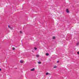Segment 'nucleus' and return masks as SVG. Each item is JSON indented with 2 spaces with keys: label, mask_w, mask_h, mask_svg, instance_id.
I'll list each match as a JSON object with an SVG mask.
<instances>
[{
  "label": "nucleus",
  "mask_w": 79,
  "mask_h": 79,
  "mask_svg": "<svg viewBox=\"0 0 79 79\" xmlns=\"http://www.w3.org/2000/svg\"><path fill=\"white\" fill-rule=\"evenodd\" d=\"M10 29H11V30H13V27H10Z\"/></svg>",
  "instance_id": "0eeeda50"
},
{
  "label": "nucleus",
  "mask_w": 79,
  "mask_h": 79,
  "mask_svg": "<svg viewBox=\"0 0 79 79\" xmlns=\"http://www.w3.org/2000/svg\"><path fill=\"white\" fill-rule=\"evenodd\" d=\"M79 45V44H77V45Z\"/></svg>",
  "instance_id": "a211bd4d"
},
{
  "label": "nucleus",
  "mask_w": 79,
  "mask_h": 79,
  "mask_svg": "<svg viewBox=\"0 0 79 79\" xmlns=\"http://www.w3.org/2000/svg\"><path fill=\"white\" fill-rule=\"evenodd\" d=\"M2 71V69H0V71Z\"/></svg>",
  "instance_id": "f3484780"
},
{
  "label": "nucleus",
  "mask_w": 79,
  "mask_h": 79,
  "mask_svg": "<svg viewBox=\"0 0 79 79\" xmlns=\"http://www.w3.org/2000/svg\"><path fill=\"white\" fill-rule=\"evenodd\" d=\"M57 63H59V61H57Z\"/></svg>",
  "instance_id": "dca6fc26"
},
{
  "label": "nucleus",
  "mask_w": 79,
  "mask_h": 79,
  "mask_svg": "<svg viewBox=\"0 0 79 79\" xmlns=\"http://www.w3.org/2000/svg\"><path fill=\"white\" fill-rule=\"evenodd\" d=\"M10 27H10V25H8V27H9V28H10Z\"/></svg>",
  "instance_id": "ddd939ff"
},
{
  "label": "nucleus",
  "mask_w": 79,
  "mask_h": 79,
  "mask_svg": "<svg viewBox=\"0 0 79 79\" xmlns=\"http://www.w3.org/2000/svg\"><path fill=\"white\" fill-rule=\"evenodd\" d=\"M77 54H78V55H79V52H77Z\"/></svg>",
  "instance_id": "4468645a"
},
{
  "label": "nucleus",
  "mask_w": 79,
  "mask_h": 79,
  "mask_svg": "<svg viewBox=\"0 0 79 79\" xmlns=\"http://www.w3.org/2000/svg\"><path fill=\"white\" fill-rule=\"evenodd\" d=\"M20 62L21 63H23V61L22 60H20Z\"/></svg>",
  "instance_id": "7ed1b4c3"
},
{
  "label": "nucleus",
  "mask_w": 79,
  "mask_h": 79,
  "mask_svg": "<svg viewBox=\"0 0 79 79\" xmlns=\"http://www.w3.org/2000/svg\"><path fill=\"white\" fill-rule=\"evenodd\" d=\"M46 56H48V55H49V54L48 53H47L46 54Z\"/></svg>",
  "instance_id": "20e7f679"
},
{
  "label": "nucleus",
  "mask_w": 79,
  "mask_h": 79,
  "mask_svg": "<svg viewBox=\"0 0 79 79\" xmlns=\"http://www.w3.org/2000/svg\"><path fill=\"white\" fill-rule=\"evenodd\" d=\"M36 57H39V55H36Z\"/></svg>",
  "instance_id": "6e6552de"
},
{
  "label": "nucleus",
  "mask_w": 79,
  "mask_h": 79,
  "mask_svg": "<svg viewBox=\"0 0 79 79\" xmlns=\"http://www.w3.org/2000/svg\"><path fill=\"white\" fill-rule=\"evenodd\" d=\"M34 50H37V48H34Z\"/></svg>",
  "instance_id": "f8f14e48"
},
{
  "label": "nucleus",
  "mask_w": 79,
  "mask_h": 79,
  "mask_svg": "<svg viewBox=\"0 0 79 79\" xmlns=\"http://www.w3.org/2000/svg\"><path fill=\"white\" fill-rule=\"evenodd\" d=\"M66 12H67V13H69V10H68V9H67L66 10Z\"/></svg>",
  "instance_id": "f257e3e1"
},
{
  "label": "nucleus",
  "mask_w": 79,
  "mask_h": 79,
  "mask_svg": "<svg viewBox=\"0 0 79 79\" xmlns=\"http://www.w3.org/2000/svg\"><path fill=\"white\" fill-rule=\"evenodd\" d=\"M48 74H50V73H46V75H48Z\"/></svg>",
  "instance_id": "423d86ee"
},
{
  "label": "nucleus",
  "mask_w": 79,
  "mask_h": 79,
  "mask_svg": "<svg viewBox=\"0 0 79 79\" xmlns=\"http://www.w3.org/2000/svg\"><path fill=\"white\" fill-rule=\"evenodd\" d=\"M52 39H55V36H53Z\"/></svg>",
  "instance_id": "39448f33"
},
{
  "label": "nucleus",
  "mask_w": 79,
  "mask_h": 79,
  "mask_svg": "<svg viewBox=\"0 0 79 79\" xmlns=\"http://www.w3.org/2000/svg\"><path fill=\"white\" fill-rule=\"evenodd\" d=\"M34 70H35V69H34V68H33L32 69H31V71H34Z\"/></svg>",
  "instance_id": "f03ea898"
},
{
  "label": "nucleus",
  "mask_w": 79,
  "mask_h": 79,
  "mask_svg": "<svg viewBox=\"0 0 79 79\" xmlns=\"http://www.w3.org/2000/svg\"><path fill=\"white\" fill-rule=\"evenodd\" d=\"M12 49L13 50H15V48H12Z\"/></svg>",
  "instance_id": "9d476101"
},
{
  "label": "nucleus",
  "mask_w": 79,
  "mask_h": 79,
  "mask_svg": "<svg viewBox=\"0 0 79 79\" xmlns=\"http://www.w3.org/2000/svg\"><path fill=\"white\" fill-rule=\"evenodd\" d=\"M57 68V66H54V68Z\"/></svg>",
  "instance_id": "1a4fd4ad"
},
{
  "label": "nucleus",
  "mask_w": 79,
  "mask_h": 79,
  "mask_svg": "<svg viewBox=\"0 0 79 79\" xmlns=\"http://www.w3.org/2000/svg\"><path fill=\"white\" fill-rule=\"evenodd\" d=\"M20 33H22V31H20Z\"/></svg>",
  "instance_id": "2eb2a0df"
},
{
  "label": "nucleus",
  "mask_w": 79,
  "mask_h": 79,
  "mask_svg": "<svg viewBox=\"0 0 79 79\" xmlns=\"http://www.w3.org/2000/svg\"><path fill=\"white\" fill-rule=\"evenodd\" d=\"M38 64H41V62H38Z\"/></svg>",
  "instance_id": "9b49d317"
}]
</instances>
